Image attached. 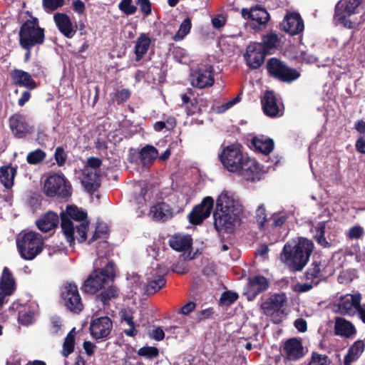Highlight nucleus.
Wrapping results in <instances>:
<instances>
[{
    "label": "nucleus",
    "mask_w": 365,
    "mask_h": 365,
    "mask_svg": "<svg viewBox=\"0 0 365 365\" xmlns=\"http://www.w3.org/2000/svg\"><path fill=\"white\" fill-rule=\"evenodd\" d=\"M136 4L140 6V11L145 16L151 14V3L150 0H136Z\"/></svg>",
    "instance_id": "680f3d73"
},
{
    "label": "nucleus",
    "mask_w": 365,
    "mask_h": 365,
    "mask_svg": "<svg viewBox=\"0 0 365 365\" xmlns=\"http://www.w3.org/2000/svg\"><path fill=\"white\" fill-rule=\"evenodd\" d=\"M16 289V282L11 270L5 267L0 279V307L8 302L6 297L14 294Z\"/></svg>",
    "instance_id": "412c9836"
},
{
    "label": "nucleus",
    "mask_w": 365,
    "mask_h": 365,
    "mask_svg": "<svg viewBox=\"0 0 365 365\" xmlns=\"http://www.w3.org/2000/svg\"><path fill=\"white\" fill-rule=\"evenodd\" d=\"M12 82L16 86L27 88L30 90L36 88V83L31 76L26 71L14 69L11 72Z\"/></svg>",
    "instance_id": "393cba45"
},
{
    "label": "nucleus",
    "mask_w": 365,
    "mask_h": 365,
    "mask_svg": "<svg viewBox=\"0 0 365 365\" xmlns=\"http://www.w3.org/2000/svg\"><path fill=\"white\" fill-rule=\"evenodd\" d=\"M280 38L275 33H269L264 35L262 38V42L259 43L263 50L267 53L270 54L271 51L277 49L280 44Z\"/></svg>",
    "instance_id": "58836bf2"
},
{
    "label": "nucleus",
    "mask_w": 365,
    "mask_h": 365,
    "mask_svg": "<svg viewBox=\"0 0 365 365\" xmlns=\"http://www.w3.org/2000/svg\"><path fill=\"white\" fill-rule=\"evenodd\" d=\"M241 14L245 19L250 20L248 25L255 31L265 29L270 19L267 11L258 4L252 6L250 9L243 8Z\"/></svg>",
    "instance_id": "9b49d317"
},
{
    "label": "nucleus",
    "mask_w": 365,
    "mask_h": 365,
    "mask_svg": "<svg viewBox=\"0 0 365 365\" xmlns=\"http://www.w3.org/2000/svg\"><path fill=\"white\" fill-rule=\"evenodd\" d=\"M149 336L156 341H162L165 338V332L162 327H158L149 333Z\"/></svg>",
    "instance_id": "0e129e2a"
},
{
    "label": "nucleus",
    "mask_w": 365,
    "mask_h": 365,
    "mask_svg": "<svg viewBox=\"0 0 365 365\" xmlns=\"http://www.w3.org/2000/svg\"><path fill=\"white\" fill-rule=\"evenodd\" d=\"M90 222L84 220L76 227L77 240L79 243H83L87 240V233L89 229Z\"/></svg>",
    "instance_id": "603ef678"
},
{
    "label": "nucleus",
    "mask_w": 365,
    "mask_h": 365,
    "mask_svg": "<svg viewBox=\"0 0 365 365\" xmlns=\"http://www.w3.org/2000/svg\"><path fill=\"white\" fill-rule=\"evenodd\" d=\"M287 302V297L285 293H275L264 302L260 307L264 314L271 317L274 323L278 324L281 322L284 315L282 307Z\"/></svg>",
    "instance_id": "9d476101"
},
{
    "label": "nucleus",
    "mask_w": 365,
    "mask_h": 365,
    "mask_svg": "<svg viewBox=\"0 0 365 365\" xmlns=\"http://www.w3.org/2000/svg\"><path fill=\"white\" fill-rule=\"evenodd\" d=\"M76 328H73L66 335L63 344L61 354L64 357L73 352L75 347Z\"/></svg>",
    "instance_id": "37998d69"
},
{
    "label": "nucleus",
    "mask_w": 365,
    "mask_h": 365,
    "mask_svg": "<svg viewBox=\"0 0 365 365\" xmlns=\"http://www.w3.org/2000/svg\"><path fill=\"white\" fill-rule=\"evenodd\" d=\"M251 145L256 151L266 155H269L274 147V140L271 138H264V136L252 138Z\"/></svg>",
    "instance_id": "473e14b6"
},
{
    "label": "nucleus",
    "mask_w": 365,
    "mask_h": 365,
    "mask_svg": "<svg viewBox=\"0 0 365 365\" xmlns=\"http://www.w3.org/2000/svg\"><path fill=\"white\" fill-rule=\"evenodd\" d=\"M242 206L237 201L223 191L216 200L215 210L213 213L214 226L219 232L232 233L237 225L241 220Z\"/></svg>",
    "instance_id": "f03ea898"
},
{
    "label": "nucleus",
    "mask_w": 365,
    "mask_h": 365,
    "mask_svg": "<svg viewBox=\"0 0 365 365\" xmlns=\"http://www.w3.org/2000/svg\"><path fill=\"white\" fill-rule=\"evenodd\" d=\"M46 153L43 150L38 148L29 152L26 156V161L30 165H38L45 160Z\"/></svg>",
    "instance_id": "09e8293b"
},
{
    "label": "nucleus",
    "mask_w": 365,
    "mask_h": 365,
    "mask_svg": "<svg viewBox=\"0 0 365 365\" xmlns=\"http://www.w3.org/2000/svg\"><path fill=\"white\" fill-rule=\"evenodd\" d=\"M66 215L71 220L78 222H83L87 220V212L82 209L78 208L75 205H68L66 210Z\"/></svg>",
    "instance_id": "c03bdc74"
},
{
    "label": "nucleus",
    "mask_w": 365,
    "mask_h": 365,
    "mask_svg": "<svg viewBox=\"0 0 365 365\" xmlns=\"http://www.w3.org/2000/svg\"><path fill=\"white\" fill-rule=\"evenodd\" d=\"M109 236V229L108 227L102 222H98L96 226V230L91 237L88 240V244L91 245L94 241L97 240H102L103 244L106 245L108 246V242L106 240Z\"/></svg>",
    "instance_id": "79ce46f5"
},
{
    "label": "nucleus",
    "mask_w": 365,
    "mask_h": 365,
    "mask_svg": "<svg viewBox=\"0 0 365 365\" xmlns=\"http://www.w3.org/2000/svg\"><path fill=\"white\" fill-rule=\"evenodd\" d=\"M304 21L297 12H288L280 24V29L291 36L299 34L304 31Z\"/></svg>",
    "instance_id": "6ab92c4d"
},
{
    "label": "nucleus",
    "mask_w": 365,
    "mask_h": 365,
    "mask_svg": "<svg viewBox=\"0 0 365 365\" xmlns=\"http://www.w3.org/2000/svg\"><path fill=\"white\" fill-rule=\"evenodd\" d=\"M356 330L354 326L343 318H337L334 325V334L337 336L350 338L356 334Z\"/></svg>",
    "instance_id": "7c9ffc66"
},
{
    "label": "nucleus",
    "mask_w": 365,
    "mask_h": 365,
    "mask_svg": "<svg viewBox=\"0 0 365 365\" xmlns=\"http://www.w3.org/2000/svg\"><path fill=\"white\" fill-rule=\"evenodd\" d=\"M313 250L314 243L312 240L299 237L297 242L284 244L279 259L290 272H301L307 264Z\"/></svg>",
    "instance_id": "7ed1b4c3"
},
{
    "label": "nucleus",
    "mask_w": 365,
    "mask_h": 365,
    "mask_svg": "<svg viewBox=\"0 0 365 365\" xmlns=\"http://www.w3.org/2000/svg\"><path fill=\"white\" fill-rule=\"evenodd\" d=\"M9 128L15 138H24L34 131V127L29 125L25 117L20 113H14L9 119Z\"/></svg>",
    "instance_id": "aec40b11"
},
{
    "label": "nucleus",
    "mask_w": 365,
    "mask_h": 365,
    "mask_svg": "<svg viewBox=\"0 0 365 365\" xmlns=\"http://www.w3.org/2000/svg\"><path fill=\"white\" fill-rule=\"evenodd\" d=\"M214 205V200L210 196L204 197L201 202L195 205L188 214L187 219L193 225H200L207 218L212 212Z\"/></svg>",
    "instance_id": "4468645a"
},
{
    "label": "nucleus",
    "mask_w": 365,
    "mask_h": 365,
    "mask_svg": "<svg viewBox=\"0 0 365 365\" xmlns=\"http://www.w3.org/2000/svg\"><path fill=\"white\" fill-rule=\"evenodd\" d=\"M226 21L222 15H217L212 19V24L215 29H220L225 25Z\"/></svg>",
    "instance_id": "338daca9"
},
{
    "label": "nucleus",
    "mask_w": 365,
    "mask_h": 365,
    "mask_svg": "<svg viewBox=\"0 0 365 365\" xmlns=\"http://www.w3.org/2000/svg\"><path fill=\"white\" fill-rule=\"evenodd\" d=\"M61 297L64 305L71 312L79 314L83 309V304L78 292V287L73 283H67L63 286Z\"/></svg>",
    "instance_id": "f8f14e48"
},
{
    "label": "nucleus",
    "mask_w": 365,
    "mask_h": 365,
    "mask_svg": "<svg viewBox=\"0 0 365 365\" xmlns=\"http://www.w3.org/2000/svg\"><path fill=\"white\" fill-rule=\"evenodd\" d=\"M16 247L22 259L33 260L42 252L44 248V242L40 233L29 231L17 238Z\"/></svg>",
    "instance_id": "423d86ee"
},
{
    "label": "nucleus",
    "mask_w": 365,
    "mask_h": 365,
    "mask_svg": "<svg viewBox=\"0 0 365 365\" xmlns=\"http://www.w3.org/2000/svg\"><path fill=\"white\" fill-rule=\"evenodd\" d=\"M61 227L69 245L73 247L75 245V227L73 222L65 212L61 213Z\"/></svg>",
    "instance_id": "c85d7f7f"
},
{
    "label": "nucleus",
    "mask_w": 365,
    "mask_h": 365,
    "mask_svg": "<svg viewBox=\"0 0 365 365\" xmlns=\"http://www.w3.org/2000/svg\"><path fill=\"white\" fill-rule=\"evenodd\" d=\"M122 319L130 326V329H125L124 333L128 336H135L138 333V330L135 329V322L133 317L129 314H124L122 315Z\"/></svg>",
    "instance_id": "6e6d98bb"
},
{
    "label": "nucleus",
    "mask_w": 365,
    "mask_h": 365,
    "mask_svg": "<svg viewBox=\"0 0 365 365\" xmlns=\"http://www.w3.org/2000/svg\"><path fill=\"white\" fill-rule=\"evenodd\" d=\"M118 8L127 16L133 15L137 11V6L133 4V0H121L118 4Z\"/></svg>",
    "instance_id": "5fc2aeb1"
},
{
    "label": "nucleus",
    "mask_w": 365,
    "mask_h": 365,
    "mask_svg": "<svg viewBox=\"0 0 365 365\" xmlns=\"http://www.w3.org/2000/svg\"><path fill=\"white\" fill-rule=\"evenodd\" d=\"M288 216L286 214L274 212L269 217V222L266 228L281 227L287 220Z\"/></svg>",
    "instance_id": "8fccbe9b"
},
{
    "label": "nucleus",
    "mask_w": 365,
    "mask_h": 365,
    "mask_svg": "<svg viewBox=\"0 0 365 365\" xmlns=\"http://www.w3.org/2000/svg\"><path fill=\"white\" fill-rule=\"evenodd\" d=\"M361 294H351L341 299L339 304V309L344 315H354L357 307L361 303Z\"/></svg>",
    "instance_id": "a878e982"
},
{
    "label": "nucleus",
    "mask_w": 365,
    "mask_h": 365,
    "mask_svg": "<svg viewBox=\"0 0 365 365\" xmlns=\"http://www.w3.org/2000/svg\"><path fill=\"white\" fill-rule=\"evenodd\" d=\"M153 218L158 220L166 221L173 216L172 207L164 202H158L150 208Z\"/></svg>",
    "instance_id": "c756f323"
},
{
    "label": "nucleus",
    "mask_w": 365,
    "mask_h": 365,
    "mask_svg": "<svg viewBox=\"0 0 365 365\" xmlns=\"http://www.w3.org/2000/svg\"><path fill=\"white\" fill-rule=\"evenodd\" d=\"M65 0H42L44 11L51 13L64 5Z\"/></svg>",
    "instance_id": "864d4df0"
},
{
    "label": "nucleus",
    "mask_w": 365,
    "mask_h": 365,
    "mask_svg": "<svg viewBox=\"0 0 365 365\" xmlns=\"http://www.w3.org/2000/svg\"><path fill=\"white\" fill-rule=\"evenodd\" d=\"M364 234V229L360 226H354L349 229L348 236L351 240L361 238Z\"/></svg>",
    "instance_id": "e2e57ef3"
},
{
    "label": "nucleus",
    "mask_w": 365,
    "mask_h": 365,
    "mask_svg": "<svg viewBox=\"0 0 365 365\" xmlns=\"http://www.w3.org/2000/svg\"><path fill=\"white\" fill-rule=\"evenodd\" d=\"M269 287L267 279L262 275H255L248 279L246 294L248 300H253L258 294Z\"/></svg>",
    "instance_id": "5701e85b"
},
{
    "label": "nucleus",
    "mask_w": 365,
    "mask_h": 365,
    "mask_svg": "<svg viewBox=\"0 0 365 365\" xmlns=\"http://www.w3.org/2000/svg\"><path fill=\"white\" fill-rule=\"evenodd\" d=\"M119 296V289L115 285H110L98 293L96 298L97 301L102 302L103 307L110 305V301L117 299Z\"/></svg>",
    "instance_id": "4c0bfd02"
},
{
    "label": "nucleus",
    "mask_w": 365,
    "mask_h": 365,
    "mask_svg": "<svg viewBox=\"0 0 365 365\" xmlns=\"http://www.w3.org/2000/svg\"><path fill=\"white\" fill-rule=\"evenodd\" d=\"M191 27V19L190 17L185 18L180 25L178 32L174 35V41H178L182 40L185 36L190 33Z\"/></svg>",
    "instance_id": "49530a36"
},
{
    "label": "nucleus",
    "mask_w": 365,
    "mask_h": 365,
    "mask_svg": "<svg viewBox=\"0 0 365 365\" xmlns=\"http://www.w3.org/2000/svg\"><path fill=\"white\" fill-rule=\"evenodd\" d=\"M355 146L359 153L365 154V135L360 136L357 139Z\"/></svg>",
    "instance_id": "774afa93"
},
{
    "label": "nucleus",
    "mask_w": 365,
    "mask_h": 365,
    "mask_svg": "<svg viewBox=\"0 0 365 365\" xmlns=\"http://www.w3.org/2000/svg\"><path fill=\"white\" fill-rule=\"evenodd\" d=\"M58 215L53 211L47 212L41 219L36 221L38 228L44 232L54 229L58 226Z\"/></svg>",
    "instance_id": "bb28decb"
},
{
    "label": "nucleus",
    "mask_w": 365,
    "mask_h": 365,
    "mask_svg": "<svg viewBox=\"0 0 365 365\" xmlns=\"http://www.w3.org/2000/svg\"><path fill=\"white\" fill-rule=\"evenodd\" d=\"M213 66L206 64L199 67L192 74V84L199 88H205L214 84Z\"/></svg>",
    "instance_id": "f3484780"
},
{
    "label": "nucleus",
    "mask_w": 365,
    "mask_h": 365,
    "mask_svg": "<svg viewBox=\"0 0 365 365\" xmlns=\"http://www.w3.org/2000/svg\"><path fill=\"white\" fill-rule=\"evenodd\" d=\"M16 173V168L10 165H3L0 167V182L5 188L10 189L13 187Z\"/></svg>",
    "instance_id": "c9c22d12"
},
{
    "label": "nucleus",
    "mask_w": 365,
    "mask_h": 365,
    "mask_svg": "<svg viewBox=\"0 0 365 365\" xmlns=\"http://www.w3.org/2000/svg\"><path fill=\"white\" fill-rule=\"evenodd\" d=\"M130 97V91L128 89H121L115 93V100L118 104L126 102Z\"/></svg>",
    "instance_id": "052dcab7"
},
{
    "label": "nucleus",
    "mask_w": 365,
    "mask_h": 365,
    "mask_svg": "<svg viewBox=\"0 0 365 365\" xmlns=\"http://www.w3.org/2000/svg\"><path fill=\"white\" fill-rule=\"evenodd\" d=\"M238 299V294L232 291L224 292L220 297V303L229 306Z\"/></svg>",
    "instance_id": "bf43d9fd"
},
{
    "label": "nucleus",
    "mask_w": 365,
    "mask_h": 365,
    "mask_svg": "<svg viewBox=\"0 0 365 365\" xmlns=\"http://www.w3.org/2000/svg\"><path fill=\"white\" fill-rule=\"evenodd\" d=\"M314 285V282H306L303 284H297L295 285L294 291L297 292L298 293H304L309 292L313 288V286Z\"/></svg>",
    "instance_id": "69168bd1"
},
{
    "label": "nucleus",
    "mask_w": 365,
    "mask_h": 365,
    "mask_svg": "<svg viewBox=\"0 0 365 365\" xmlns=\"http://www.w3.org/2000/svg\"><path fill=\"white\" fill-rule=\"evenodd\" d=\"M282 352L289 361H297L303 358L305 351L302 339L294 337L286 340L282 346Z\"/></svg>",
    "instance_id": "a211bd4d"
},
{
    "label": "nucleus",
    "mask_w": 365,
    "mask_h": 365,
    "mask_svg": "<svg viewBox=\"0 0 365 365\" xmlns=\"http://www.w3.org/2000/svg\"><path fill=\"white\" fill-rule=\"evenodd\" d=\"M115 264L111 260L103 269H94L85 280L81 287L82 291L87 294H94L103 289L109 282H113L115 280Z\"/></svg>",
    "instance_id": "20e7f679"
},
{
    "label": "nucleus",
    "mask_w": 365,
    "mask_h": 365,
    "mask_svg": "<svg viewBox=\"0 0 365 365\" xmlns=\"http://www.w3.org/2000/svg\"><path fill=\"white\" fill-rule=\"evenodd\" d=\"M44 41L45 29L39 26L36 17L31 16L22 24L19 31V42L22 48H34Z\"/></svg>",
    "instance_id": "39448f33"
},
{
    "label": "nucleus",
    "mask_w": 365,
    "mask_h": 365,
    "mask_svg": "<svg viewBox=\"0 0 365 365\" xmlns=\"http://www.w3.org/2000/svg\"><path fill=\"white\" fill-rule=\"evenodd\" d=\"M326 224L327 222L325 221L319 222L314 227V238L315 241L319 245L324 248L330 247L331 246V243L328 242L325 238Z\"/></svg>",
    "instance_id": "a19ab883"
},
{
    "label": "nucleus",
    "mask_w": 365,
    "mask_h": 365,
    "mask_svg": "<svg viewBox=\"0 0 365 365\" xmlns=\"http://www.w3.org/2000/svg\"><path fill=\"white\" fill-rule=\"evenodd\" d=\"M158 156V150L151 145H146L138 152V158L143 166L149 167Z\"/></svg>",
    "instance_id": "f704fd0d"
},
{
    "label": "nucleus",
    "mask_w": 365,
    "mask_h": 365,
    "mask_svg": "<svg viewBox=\"0 0 365 365\" xmlns=\"http://www.w3.org/2000/svg\"><path fill=\"white\" fill-rule=\"evenodd\" d=\"M34 312L29 307H24L19 311L18 320L22 325H29L33 323Z\"/></svg>",
    "instance_id": "a18cd8bd"
},
{
    "label": "nucleus",
    "mask_w": 365,
    "mask_h": 365,
    "mask_svg": "<svg viewBox=\"0 0 365 365\" xmlns=\"http://www.w3.org/2000/svg\"><path fill=\"white\" fill-rule=\"evenodd\" d=\"M68 155L62 146H58L56 148L54 153V159L56 164L59 166H63L67 160Z\"/></svg>",
    "instance_id": "13d9d810"
},
{
    "label": "nucleus",
    "mask_w": 365,
    "mask_h": 365,
    "mask_svg": "<svg viewBox=\"0 0 365 365\" xmlns=\"http://www.w3.org/2000/svg\"><path fill=\"white\" fill-rule=\"evenodd\" d=\"M220 162L229 172L236 173L247 181L259 180L262 167L255 159L251 158L235 145L224 148L219 155Z\"/></svg>",
    "instance_id": "f257e3e1"
},
{
    "label": "nucleus",
    "mask_w": 365,
    "mask_h": 365,
    "mask_svg": "<svg viewBox=\"0 0 365 365\" xmlns=\"http://www.w3.org/2000/svg\"><path fill=\"white\" fill-rule=\"evenodd\" d=\"M268 55L259 43H251L247 47L244 58L248 67L252 70L259 69Z\"/></svg>",
    "instance_id": "2eb2a0df"
},
{
    "label": "nucleus",
    "mask_w": 365,
    "mask_h": 365,
    "mask_svg": "<svg viewBox=\"0 0 365 365\" xmlns=\"http://www.w3.org/2000/svg\"><path fill=\"white\" fill-rule=\"evenodd\" d=\"M331 364V360L327 355L312 351L308 365H330Z\"/></svg>",
    "instance_id": "3c124183"
},
{
    "label": "nucleus",
    "mask_w": 365,
    "mask_h": 365,
    "mask_svg": "<svg viewBox=\"0 0 365 365\" xmlns=\"http://www.w3.org/2000/svg\"><path fill=\"white\" fill-rule=\"evenodd\" d=\"M262 108L264 113L270 118L280 117L283 110H280L275 93L273 91H266L261 98Z\"/></svg>",
    "instance_id": "4be33fe9"
},
{
    "label": "nucleus",
    "mask_w": 365,
    "mask_h": 365,
    "mask_svg": "<svg viewBox=\"0 0 365 365\" xmlns=\"http://www.w3.org/2000/svg\"><path fill=\"white\" fill-rule=\"evenodd\" d=\"M166 282L164 275H157L152 278H148L144 287V294L148 296L155 294L165 286Z\"/></svg>",
    "instance_id": "72a5a7b5"
},
{
    "label": "nucleus",
    "mask_w": 365,
    "mask_h": 365,
    "mask_svg": "<svg viewBox=\"0 0 365 365\" xmlns=\"http://www.w3.org/2000/svg\"><path fill=\"white\" fill-rule=\"evenodd\" d=\"M192 239L189 236L175 235L169 240V245L178 252L185 251L192 246Z\"/></svg>",
    "instance_id": "ea45409f"
},
{
    "label": "nucleus",
    "mask_w": 365,
    "mask_h": 365,
    "mask_svg": "<svg viewBox=\"0 0 365 365\" xmlns=\"http://www.w3.org/2000/svg\"><path fill=\"white\" fill-rule=\"evenodd\" d=\"M265 68L270 78L284 83H292L301 76L299 71L276 57L269 58Z\"/></svg>",
    "instance_id": "0eeeda50"
},
{
    "label": "nucleus",
    "mask_w": 365,
    "mask_h": 365,
    "mask_svg": "<svg viewBox=\"0 0 365 365\" xmlns=\"http://www.w3.org/2000/svg\"><path fill=\"white\" fill-rule=\"evenodd\" d=\"M255 218L259 229H265L269 222V217H267L266 209L263 204L258 206L255 212Z\"/></svg>",
    "instance_id": "de8ad7c7"
},
{
    "label": "nucleus",
    "mask_w": 365,
    "mask_h": 365,
    "mask_svg": "<svg viewBox=\"0 0 365 365\" xmlns=\"http://www.w3.org/2000/svg\"><path fill=\"white\" fill-rule=\"evenodd\" d=\"M365 344L362 340H357L349 348L344 358V365H351L364 352Z\"/></svg>",
    "instance_id": "2f4dec72"
},
{
    "label": "nucleus",
    "mask_w": 365,
    "mask_h": 365,
    "mask_svg": "<svg viewBox=\"0 0 365 365\" xmlns=\"http://www.w3.org/2000/svg\"><path fill=\"white\" fill-rule=\"evenodd\" d=\"M99 174L96 171H87L82 182L88 192L93 194L101 186Z\"/></svg>",
    "instance_id": "e433bc0d"
},
{
    "label": "nucleus",
    "mask_w": 365,
    "mask_h": 365,
    "mask_svg": "<svg viewBox=\"0 0 365 365\" xmlns=\"http://www.w3.org/2000/svg\"><path fill=\"white\" fill-rule=\"evenodd\" d=\"M53 21L59 31L66 38H71L76 32L77 26H73L70 17L65 13H56Z\"/></svg>",
    "instance_id": "b1692460"
},
{
    "label": "nucleus",
    "mask_w": 365,
    "mask_h": 365,
    "mask_svg": "<svg viewBox=\"0 0 365 365\" xmlns=\"http://www.w3.org/2000/svg\"><path fill=\"white\" fill-rule=\"evenodd\" d=\"M151 44V39L148 34L141 33L138 37L135 46L134 53L135 55V61H140L147 53Z\"/></svg>",
    "instance_id": "cd10ccee"
},
{
    "label": "nucleus",
    "mask_w": 365,
    "mask_h": 365,
    "mask_svg": "<svg viewBox=\"0 0 365 365\" xmlns=\"http://www.w3.org/2000/svg\"><path fill=\"white\" fill-rule=\"evenodd\" d=\"M364 0H340L334 8V19L347 29H354L355 22L347 18L359 12V8Z\"/></svg>",
    "instance_id": "1a4fd4ad"
},
{
    "label": "nucleus",
    "mask_w": 365,
    "mask_h": 365,
    "mask_svg": "<svg viewBox=\"0 0 365 365\" xmlns=\"http://www.w3.org/2000/svg\"><path fill=\"white\" fill-rule=\"evenodd\" d=\"M43 192L47 197L65 199L71 195V186L63 175L53 173L45 180Z\"/></svg>",
    "instance_id": "6e6552de"
},
{
    "label": "nucleus",
    "mask_w": 365,
    "mask_h": 365,
    "mask_svg": "<svg viewBox=\"0 0 365 365\" xmlns=\"http://www.w3.org/2000/svg\"><path fill=\"white\" fill-rule=\"evenodd\" d=\"M113 329V321L107 316L93 319L89 330L93 339L96 340L106 339Z\"/></svg>",
    "instance_id": "dca6fc26"
},
{
    "label": "nucleus",
    "mask_w": 365,
    "mask_h": 365,
    "mask_svg": "<svg viewBox=\"0 0 365 365\" xmlns=\"http://www.w3.org/2000/svg\"><path fill=\"white\" fill-rule=\"evenodd\" d=\"M138 354L148 359H153L159 355V351L155 346H143L138 349Z\"/></svg>",
    "instance_id": "4d7b16f0"
},
{
    "label": "nucleus",
    "mask_w": 365,
    "mask_h": 365,
    "mask_svg": "<svg viewBox=\"0 0 365 365\" xmlns=\"http://www.w3.org/2000/svg\"><path fill=\"white\" fill-rule=\"evenodd\" d=\"M333 273L332 266L326 261H313L304 272V277L306 280L314 282V285H317L321 281L331 276Z\"/></svg>",
    "instance_id": "ddd939ff"
}]
</instances>
